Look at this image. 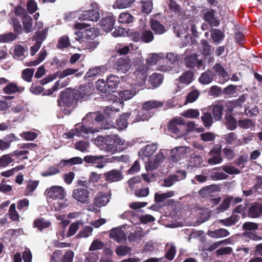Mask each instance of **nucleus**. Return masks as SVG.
<instances>
[{"label":"nucleus","instance_id":"nucleus-1","mask_svg":"<svg viewBox=\"0 0 262 262\" xmlns=\"http://www.w3.org/2000/svg\"><path fill=\"white\" fill-rule=\"evenodd\" d=\"M46 193L48 199L56 201L53 204L55 211L61 210L70 204V202L66 198L67 192L62 186H53L47 189Z\"/></svg>","mask_w":262,"mask_h":262},{"label":"nucleus","instance_id":"nucleus-2","mask_svg":"<svg viewBox=\"0 0 262 262\" xmlns=\"http://www.w3.org/2000/svg\"><path fill=\"white\" fill-rule=\"evenodd\" d=\"M76 101L73 91L67 90L61 93L60 99L58 100V103L60 110L65 114H69L73 107L74 103Z\"/></svg>","mask_w":262,"mask_h":262},{"label":"nucleus","instance_id":"nucleus-3","mask_svg":"<svg viewBox=\"0 0 262 262\" xmlns=\"http://www.w3.org/2000/svg\"><path fill=\"white\" fill-rule=\"evenodd\" d=\"M121 80L122 82L125 81L127 82L123 84L124 90L119 92V96L123 100H129L136 94L135 83H133L132 79L128 75L122 77Z\"/></svg>","mask_w":262,"mask_h":262},{"label":"nucleus","instance_id":"nucleus-4","mask_svg":"<svg viewBox=\"0 0 262 262\" xmlns=\"http://www.w3.org/2000/svg\"><path fill=\"white\" fill-rule=\"evenodd\" d=\"M95 143L101 150H104L107 154H113L117 150L115 141L111 136L105 137H98L95 140Z\"/></svg>","mask_w":262,"mask_h":262},{"label":"nucleus","instance_id":"nucleus-5","mask_svg":"<svg viewBox=\"0 0 262 262\" xmlns=\"http://www.w3.org/2000/svg\"><path fill=\"white\" fill-rule=\"evenodd\" d=\"M99 132L98 128L93 127H87L83 125H78L72 129L70 132L63 134V137L67 139H72L74 136L77 137H86L89 134H93Z\"/></svg>","mask_w":262,"mask_h":262},{"label":"nucleus","instance_id":"nucleus-6","mask_svg":"<svg viewBox=\"0 0 262 262\" xmlns=\"http://www.w3.org/2000/svg\"><path fill=\"white\" fill-rule=\"evenodd\" d=\"M168 129L177 135V138H180L185 134L186 126L182 118H174L169 122Z\"/></svg>","mask_w":262,"mask_h":262},{"label":"nucleus","instance_id":"nucleus-7","mask_svg":"<svg viewBox=\"0 0 262 262\" xmlns=\"http://www.w3.org/2000/svg\"><path fill=\"white\" fill-rule=\"evenodd\" d=\"M48 28H46L42 31H37L33 37V40L35 41V44L30 48V54L34 56L40 48L42 42L47 37Z\"/></svg>","mask_w":262,"mask_h":262},{"label":"nucleus","instance_id":"nucleus-8","mask_svg":"<svg viewBox=\"0 0 262 262\" xmlns=\"http://www.w3.org/2000/svg\"><path fill=\"white\" fill-rule=\"evenodd\" d=\"M104 159V157L102 155L94 156L89 155L84 157L83 160L87 163L93 164L98 168H102L104 167L106 163L110 162L108 160Z\"/></svg>","mask_w":262,"mask_h":262},{"label":"nucleus","instance_id":"nucleus-9","mask_svg":"<svg viewBox=\"0 0 262 262\" xmlns=\"http://www.w3.org/2000/svg\"><path fill=\"white\" fill-rule=\"evenodd\" d=\"M124 229V226L112 228L109 232L110 238L119 243H124L126 241Z\"/></svg>","mask_w":262,"mask_h":262},{"label":"nucleus","instance_id":"nucleus-10","mask_svg":"<svg viewBox=\"0 0 262 262\" xmlns=\"http://www.w3.org/2000/svg\"><path fill=\"white\" fill-rule=\"evenodd\" d=\"M149 67L146 64H142L137 68L133 75L136 78L138 85L142 86L144 84L148 76Z\"/></svg>","mask_w":262,"mask_h":262},{"label":"nucleus","instance_id":"nucleus-11","mask_svg":"<svg viewBox=\"0 0 262 262\" xmlns=\"http://www.w3.org/2000/svg\"><path fill=\"white\" fill-rule=\"evenodd\" d=\"M191 150V149L189 147H177L172 149L170 152V160L173 162H177L190 153Z\"/></svg>","mask_w":262,"mask_h":262},{"label":"nucleus","instance_id":"nucleus-12","mask_svg":"<svg viewBox=\"0 0 262 262\" xmlns=\"http://www.w3.org/2000/svg\"><path fill=\"white\" fill-rule=\"evenodd\" d=\"M194 72L188 70L184 72L179 78V82L177 84V91H180L183 87L189 85L194 80Z\"/></svg>","mask_w":262,"mask_h":262},{"label":"nucleus","instance_id":"nucleus-13","mask_svg":"<svg viewBox=\"0 0 262 262\" xmlns=\"http://www.w3.org/2000/svg\"><path fill=\"white\" fill-rule=\"evenodd\" d=\"M72 196L78 202L82 204H87L89 201V191L85 188H77L73 190Z\"/></svg>","mask_w":262,"mask_h":262},{"label":"nucleus","instance_id":"nucleus-14","mask_svg":"<svg viewBox=\"0 0 262 262\" xmlns=\"http://www.w3.org/2000/svg\"><path fill=\"white\" fill-rule=\"evenodd\" d=\"M216 13V12L215 10L213 9H208L203 13V18L210 26L217 27L220 25V21Z\"/></svg>","mask_w":262,"mask_h":262},{"label":"nucleus","instance_id":"nucleus-15","mask_svg":"<svg viewBox=\"0 0 262 262\" xmlns=\"http://www.w3.org/2000/svg\"><path fill=\"white\" fill-rule=\"evenodd\" d=\"M130 67V61L128 57H120L114 64V68L116 70L123 73L128 72Z\"/></svg>","mask_w":262,"mask_h":262},{"label":"nucleus","instance_id":"nucleus-16","mask_svg":"<svg viewBox=\"0 0 262 262\" xmlns=\"http://www.w3.org/2000/svg\"><path fill=\"white\" fill-rule=\"evenodd\" d=\"M100 18V13L97 7L92 10L84 11L80 14L79 18L81 20H90L97 21Z\"/></svg>","mask_w":262,"mask_h":262},{"label":"nucleus","instance_id":"nucleus-17","mask_svg":"<svg viewBox=\"0 0 262 262\" xmlns=\"http://www.w3.org/2000/svg\"><path fill=\"white\" fill-rule=\"evenodd\" d=\"M186 66L190 69L196 67L200 69L203 66V61L198 59V56L195 53L188 55L185 57Z\"/></svg>","mask_w":262,"mask_h":262},{"label":"nucleus","instance_id":"nucleus-18","mask_svg":"<svg viewBox=\"0 0 262 262\" xmlns=\"http://www.w3.org/2000/svg\"><path fill=\"white\" fill-rule=\"evenodd\" d=\"M186 177V172L184 170L179 171L176 174L169 176L164 181V186L170 187L174 183L184 179Z\"/></svg>","mask_w":262,"mask_h":262},{"label":"nucleus","instance_id":"nucleus-19","mask_svg":"<svg viewBox=\"0 0 262 262\" xmlns=\"http://www.w3.org/2000/svg\"><path fill=\"white\" fill-rule=\"evenodd\" d=\"M216 224H212L210 226L211 229H209L207 234L213 238H221L228 236L230 233L226 229L220 228L217 229H214L213 226Z\"/></svg>","mask_w":262,"mask_h":262},{"label":"nucleus","instance_id":"nucleus-20","mask_svg":"<svg viewBox=\"0 0 262 262\" xmlns=\"http://www.w3.org/2000/svg\"><path fill=\"white\" fill-rule=\"evenodd\" d=\"M132 114L135 115L136 117L133 120L132 122H137L139 121H144L148 120L152 115V112H149L146 109H142L140 111L135 110L132 112Z\"/></svg>","mask_w":262,"mask_h":262},{"label":"nucleus","instance_id":"nucleus-21","mask_svg":"<svg viewBox=\"0 0 262 262\" xmlns=\"http://www.w3.org/2000/svg\"><path fill=\"white\" fill-rule=\"evenodd\" d=\"M110 195L108 193L103 192L98 193L94 199V205L99 208L105 206L110 201Z\"/></svg>","mask_w":262,"mask_h":262},{"label":"nucleus","instance_id":"nucleus-22","mask_svg":"<svg viewBox=\"0 0 262 262\" xmlns=\"http://www.w3.org/2000/svg\"><path fill=\"white\" fill-rule=\"evenodd\" d=\"M115 19L112 14H109L103 17L100 21L102 29L106 32L111 31L114 27Z\"/></svg>","mask_w":262,"mask_h":262},{"label":"nucleus","instance_id":"nucleus-23","mask_svg":"<svg viewBox=\"0 0 262 262\" xmlns=\"http://www.w3.org/2000/svg\"><path fill=\"white\" fill-rule=\"evenodd\" d=\"M105 180L108 182L112 183L118 182L123 178L121 171L113 169L104 173Z\"/></svg>","mask_w":262,"mask_h":262},{"label":"nucleus","instance_id":"nucleus-24","mask_svg":"<svg viewBox=\"0 0 262 262\" xmlns=\"http://www.w3.org/2000/svg\"><path fill=\"white\" fill-rule=\"evenodd\" d=\"M164 159V156L163 154L160 151L156 155L155 158L152 160V158H149L146 165V168L147 170H152L156 169L158 167L159 164L163 161Z\"/></svg>","mask_w":262,"mask_h":262},{"label":"nucleus","instance_id":"nucleus-25","mask_svg":"<svg viewBox=\"0 0 262 262\" xmlns=\"http://www.w3.org/2000/svg\"><path fill=\"white\" fill-rule=\"evenodd\" d=\"M224 140L226 144L236 146L239 144V141L237 139V135L233 132H230L225 134L222 138Z\"/></svg>","mask_w":262,"mask_h":262},{"label":"nucleus","instance_id":"nucleus-26","mask_svg":"<svg viewBox=\"0 0 262 262\" xmlns=\"http://www.w3.org/2000/svg\"><path fill=\"white\" fill-rule=\"evenodd\" d=\"M173 25L174 33L179 37H182V35L186 33L189 29V27L187 26L186 20L182 24L175 23Z\"/></svg>","mask_w":262,"mask_h":262},{"label":"nucleus","instance_id":"nucleus-27","mask_svg":"<svg viewBox=\"0 0 262 262\" xmlns=\"http://www.w3.org/2000/svg\"><path fill=\"white\" fill-rule=\"evenodd\" d=\"M214 77V74L212 71L207 70L201 74L199 81L202 84H208L213 81Z\"/></svg>","mask_w":262,"mask_h":262},{"label":"nucleus","instance_id":"nucleus-28","mask_svg":"<svg viewBox=\"0 0 262 262\" xmlns=\"http://www.w3.org/2000/svg\"><path fill=\"white\" fill-rule=\"evenodd\" d=\"M11 112L14 114H19L24 118L25 114L29 112V109L27 104L21 101L12 107Z\"/></svg>","mask_w":262,"mask_h":262},{"label":"nucleus","instance_id":"nucleus-29","mask_svg":"<svg viewBox=\"0 0 262 262\" xmlns=\"http://www.w3.org/2000/svg\"><path fill=\"white\" fill-rule=\"evenodd\" d=\"M150 22L151 28L155 34L161 35L166 32V30L164 26L157 19L151 18Z\"/></svg>","mask_w":262,"mask_h":262},{"label":"nucleus","instance_id":"nucleus-30","mask_svg":"<svg viewBox=\"0 0 262 262\" xmlns=\"http://www.w3.org/2000/svg\"><path fill=\"white\" fill-rule=\"evenodd\" d=\"M72 91H73V93L75 95V98H76L77 101H83L86 100V97L89 95L88 90L84 86H81L78 90Z\"/></svg>","mask_w":262,"mask_h":262},{"label":"nucleus","instance_id":"nucleus-31","mask_svg":"<svg viewBox=\"0 0 262 262\" xmlns=\"http://www.w3.org/2000/svg\"><path fill=\"white\" fill-rule=\"evenodd\" d=\"M157 148L158 147L156 144L147 145L139 153V156L141 157L143 156L146 157H149L154 154Z\"/></svg>","mask_w":262,"mask_h":262},{"label":"nucleus","instance_id":"nucleus-32","mask_svg":"<svg viewBox=\"0 0 262 262\" xmlns=\"http://www.w3.org/2000/svg\"><path fill=\"white\" fill-rule=\"evenodd\" d=\"M163 76L161 74L154 73L149 78L148 82L153 88L159 86L162 82Z\"/></svg>","mask_w":262,"mask_h":262},{"label":"nucleus","instance_id":"nucleus-33","mask_svg":"<svg viewBox=\"0 0 262 262\" xmlns=\"http://www.w3.org/2000/svg\"><path fill=\"white\" fill-rule=\"evenodd\" d=\"M25 88L23 86H18L15 83H10L3 89L4 93L12 94L17 92H22Z\"/></svg>","mask_w":262,"mask_h":262},{"label":"nucleus","instance_id":"nucleus-34","mask_svg":"<svg viewBox=\"0 0 262 262\" xmlns=\"http://www.w3.org/2000/svg\"><path fill=\"white\" fill-rule=\"evenodd\" d=\"M132 115V113L127 112L122 115L119 119L116 120L117 128L119 129H123L127 127V119Z\"/></svg>","mask_w":262,"mask_h":262},{"label":"nucleus","instance_id":"nucleus-35","mask_svg":"<svg viewBox=\"0 0 262 262\" xmlns=\"http://www.w3.org/2000/svg\"><path fill=\"white\" fill-rule=\"evenodd\" d=\"M163 105V103L157 100H149L144 102L143 104L144 109L149 112H152V110L155 108H159Z\"/></svg>","mask_w":262,"mask_h":262},{"label":"nucleus","instance_id":"nucleus-36","mask_svg":"<svg viewBox=\"0 0 262 262\" xmlns=\"http://www.w3.org/2000/svg\"><path fill=\"white\" fill-rule=\"evenodd\" d=\"M239 217L237 215H232L229 218L224 220H216L214 224H217L219 223H222L225 226H231L235 224L239 220Z\"/></svg>","mask_w":262,"mask_h":262},{"label":"nucleus","instance_id":"nucleus-37","mask_svg":"<svg viewBox=\"0 0 262 262\" xmlns=\"http://www.w3.org/2000/svg\"><path fill=\"white\" fill-rule=\"evenodd\" d=\"M174 194V191L172 190L162 193H156L155 194V201L157 203H161L166 199L173 196Z\"/></svg>","mask_w":262,"mask_h":262},{"label":"nucleus","instance_id":"nucleus-38","mask_svg":"<svg viewBox=\"0 0 262 262\" xmlns=\"http://www.w3.org/2000/svg\"><path fill=\"white\" fill-rule=\"evenodd\" d=\"M47 54V51L42 48L38 54V58L33 61L26 62V65L29 67L37 66L45 59Z\"/></svg>","mask_w":262,"mask_h":262},{"label":"nucleus","instance_id":"nucleus-39","mask_svg":"<svg viewBox=\"0 0 262 262\" xmlns=\"http://www.w3.org/2000/svg\"><path fill=\"white\" fill-rule=\"evenodd\" d=\"M217 186L214 185L206 186L202 188L199 191V194L203 198L209 196L216 191Z\"/></svg>","mask_w":262,"mask_h":262},{"label":"nucleus","instance_id":"nucleus-40","mask_svg":"<svg viewBox=\"0 0 262 262\" xmlns=\"http://www.w3.org/2000/svg\"><path fill=\"white\" fill-rule=\"evenodd\" d=\"M26 52L27 50L24 47L20 45H17L14 47V58L16 59L21 60Z\"/></svg>","mask_w":262,"mask_h":262},{"label":"nucleus","instance_id":"nucleus-41","mask_svg":"<svg viewBox=\"0 0 262 262\" xmlns=\"http://www.w3.org/2000/svg\"><path fill=\"white\" fill-rule=\"evenodd\" d=\"M211 37L214 42L219 43L223 40L224 34L219 29H214L211 32Z\"/></svg>","mask_w":262,"mask_h":262},{"label":"nucleus","instance_id":"nucleus-42","mask_svg":"<svg viewBox=\"0 0 262 262\" xmlns=\"http://www.w3.org/2000/svg\"><path fill=\"white\" fill-rule=\"evenodd\" d=\"M119 82V77L114 75H111L106 79V84L108 88L112 90L117 88Z\"/></svg>","mask_w":262,"mask_h":262},{"label":"nucleus","instance_id":"nucleus-43","mask_svg":"<svg viewBox=\"0 0 262 262\" xmlns=\"http://www.w3.org/2000/svg\"><path fill=\"white\" fill-rule=\"evenodd\" d=\"M23 23L26 33H28L32 31V19L30 16L24 15Z\"/></svg>","mask_w":262,"mask_h":262},{"label":"nucleus","instance_id":"nucleus-44","mask_svg":"<svg viewBox=\"0 0 262 262\" xmlns=\"http://www.w3.org/2000/svg\"><path fill=\"white\" fill-rule=\"evenodd\" d=\"M135 0H116L114 7L119 9H124L129 7L135 2Z\"/></svg>","mask_w":262,"mask_h":262},{"label":"nucleus","instance_id":"nucleus-45","mask_svg":"<svg viewBox=\"0 0 262 262\" xmlns=\"http://www.w3.org/2000/svg\"><path fill=\"white\" fill-rule=\"evenodd\" d=\"M224 107L222 105L215 104L213 106L212 114L216 120H220L222 118Z\"/></svg>","mask_w":262,"mask_h":262},{"label":"nucleus","instance_id":"nucleus-46","mask_svg":"<svg viewBox=\"0 0 262 262\" xmlns=\"http://www.w3.org/2000/svg\"><path fill=\"white\" fill-rule=\"evenodd\" d=\"M50 225V222L44 219H38L35 220L34 222V227L37 228L39 230L48 228Z\"/></svg>","mask_w":262,"mask_h":262},{"label":"nucleus","instance_id":"nucleus-47","mask_svg":"<svg viewBox=\"0 0 262 262\" xmlns=\"http://www.w3.org/2000/svg\"><path fill=\"white\" fill-rule=\"evenodd\" d=\"M93 228L92 226H86L76 235L78 238H87L92 234Z\"/></svg>","mask_w":262,"mask_h":262},{"label":"nucleus","instance_id":"nucleus-48","mask_svg":"<svg viewBox=\"0 0 262 262\" xmlns=\"http://www.w3.org/2000/svg\"><path fill=\"white\" fill-rule=\"evenodd\" d=\"M200 50L203 55L208 56L211 53V46L206 40H202Z\"/></svg>","mask_w":262,"mask_h":262},{"label":"nucleus","instance_id":"nucleus-49","mask_svg":"<svg viewBox=\"0 0 262 262\" xmlns=\"http://www.w3.org/2000/svg\"><path fill=\"white\" fill-rule=\"evenodd\" d=\"M231 198H226L222 203L216 208V212L220 213L226 211L230 206Z\"/></svg>","mask_w":262,"mask_h":262},{"label":"nucleus","instance_id":"nucleus-50","mask_svg":"<svg viewBox=\"0 0 262 262\" xmlns=\"http://www.w3.org/2000/svg\"><path fill=\"white\" fill-rule=\"evenodd\" d=\"M60 172L59 167L56 166H52L49 167L46 170L42 172L41 174L43 177H50L53 175L58 174Z\"/></svg>","mask_w":262,"mask_h":262},{"label":"nucleus","instance_id":"nucleus-51","mask_svg":"<svg viewBox=\"0 0 262 262\" xmlns=\"http://www.w3.org/2000/svg\"><path fill=\"white\" fill-rule=\"evenodd\" d=\"M213 68L219 76L223 77L226 80L228 79V76L227 72L219 63H216Z\"/></svg>","mask_w":262,"mask_h":262},{"label":"nucleus","instance_id":"nucleus-52","mask_svg":"<svg viewBox=\"0 0 262 262\" xmlns=\"http://www.w3.org/2000/svg\"><path fill=\"white\" fill-rule=\"evenodd\" d=\"M226 125L228 129L234 130L237 127L236 119L231 115L226 116Z\"/></svg>","mask_w":262,"mask_h":262},{"label":"nucleus","instance_id":"nucleus-53","mask_svg":"<svg viewBox=\"0 0 262 262\" xmlns=\"http://www.w3.org/2000/svg\"><path fill=\"white\" fill-rule=\"evenodd\" d=\"M134 17L129 13H121L119 17L118 21L120 23L129 24L133 21Z\"/></svg>","mask_w":262,"mask_h":262},{"label":"nucleus","instance_id":"nucleus-54","mask_svg":"<svg viewBox=\"0 0 262 262\" xmlns=\"http://www.w3.org/2000/svg\"><path fill=\"white\" fill-rule=\"evenodd\" d=\"M154 38V34L150 30L143 31L141 35V40L146 43L150 42Z\"/></svg>","mask_w":262,"mask_h":262},{"label":"nucleus","instance_id":"nucleus-55","mask_svg":"<svg viewBox=\"0 0 262 262\" xmlns=\"http://www.w3.org/2000/svg\"><path fill=\"white\" fill-rule=\"evenodd\" d=\"M16 38L17 35L12 32L3 34L0 35V42L12 41L16 39Z\"/></svg>","mask_w":262,"mask_h":262},{"label":"nucleus","instance_id":"nucleus-56","mask_svg":"<svg viewBox=\"0 0 262 262\" xmlns=\"http://www.w3.org/2000/svg\"><path fill=\"white\" fill-rule=\"evenodd\" d=\"M104 244L102 241L96 239H94L90 245L89 250L90 251H95L101 250L103 248Z\"/></svg>","mask_w":262,"mask_h":262},{"label":"nucleus","instance_id":"nucleus-57","mask_svg":"<svg viewBox=\"0 0 262 262\" xmlns=\"http://www.w3.org/2000/svg\"><path fill=\"white\" fill-rule=\"evenodd\" d=\"M142 4L141 8L143 13L145 14H149L152 9V2L150 0L141 2Z\"/></svg>","mask_w":262,"mask_h":262},{"label":"nucleus","instance_id":"nucleus-58","mask_svg":"<svg viewBox=\"0 0 262 262\" xmlns=\"http://www.w3.org/2000/svg\"><path fill=\"white\" fill-rule=\"evenodd\" d=\"M163 58L164 55L163 53L151 54L146 60L147 63L150 65L155 64L160 59Z\"/></svg>","mask_w":262,"mask_h":262},{"label":"nucleus","instance_id":"nucleus-59","mask_svg":"<svg viewBox=\"0 0 262 262\" xmlns=\"http://www.w3.org/2000/svg\"><path fill=\"white\" fill-rule=\"evenodd\" d=\"M201 120L206 127H210L213 123V118L210 113H205L201 117Z\"/></svg>","mask_w":262,"mask_h":262},{"label":"nucleus","instance_id":"nucleus-60","mask_svg":"<svg viewBox=\"0 0 262 262\" xmlns=\"http://www.w3.org/2000/svg\"><path fill=\"white\" fill-rule=\"evenodd\" d=\"M12 157H13V156L11 155V153L4 155L0 157V167H6L12 163L13 161Z\"/></svg>","mask_w":262,"mask_h":262},{"label":"nucleus","instance_id":"nucleus-61","mask_svg":"<svg viewBox=\"0 0 262 262\" xmlns=\"http://www.w3.org/2000/svg\"><path fill=\"white\" fill-rule=\"evenodd\" d=\"M261 205H254L251 207L249 210V213L253 217H258L262 214Z\"/></svg>","mask_w":262,"mask_h":262},{"label":"nucleus","instance_id":"nucleus-62","mask_svg":"<svg viewBox=\"0 0 262 262\" xmlns=\"http://www.w3.org/2000/svg\"><path fill=\"white\" fill-rule=\"evenodd\" d=\"M181 115L188 118H196L199 116L200 112L197 110L188 109L184 111Z\"/></svg>","mask_w":262,"mask_h":262},{"label":"nucleus","instance_id":"nucleus-63","mask_svg":"<svg viewBox=\"0 0 262 262\" xmlns=\"http://www.w3.org/2000/svg\"><path fill=\"white\" fill-rule=\"evenodd\" d=\"M75 148L82 152L88 151V149L89 148L90 144L89 142L84 141H80L76 142L75 145Z\"/></svg>","mask_w":262,"mask_h":262},{"label":"nucleus","instance_id":"nucleus-64","mask_svg":"<svg viewBox=\"0 0 262 262\" xmlns=\"http://www.w3.org/2000/svg\"><path fill=\"white\" fill-rule=\"evenodd\" d=\"M115 51L119 53L120 55H126L130 51V48L128 46H124L121 43H117L115 46Z\"/></svg>","mask_w":262,"mask_h":262}]
</instances>
